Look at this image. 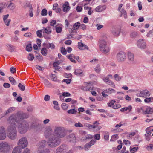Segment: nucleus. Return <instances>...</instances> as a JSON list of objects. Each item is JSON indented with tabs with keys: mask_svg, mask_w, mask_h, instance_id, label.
I'll return each mask as SVG.
<instances>
[{
	"mask_svg": "<svg viewBox=\"0 0 153 153\" xmlns=\"http://www.w3.org/2000/svg\"><path fill=\"white\" fill-rule=\"evenodd\" d=\"M27 117V116L25 114L18 112L10 115L7 119V121L10 124L15 125V123H19Z\"/></svg>",
	"mask_w": 153,
	"mask_h": 153,
	"instance_id": "obj_1",
	"label": "nucleus"
},
{
	"mask_svg": "<svg viewBox=\"0 0 153 153\" xmlns=\"http://www.w3.org/2000/svg\"><path fill=\"white\" fill-rule=\"evenodd\" d=\"M7 137L11 140H15L17 137V131L16 125H10L7 128Z\"/></svg>",
	"mask_w": 153,
	"mask_h": 153,
	"instance_id": "obj_2",
	"label": "nucleus"
},
{
	"mask_svg": "<svg viewBox=\"0 0 153 153\" xmlns=\"http://www.w3.org/2000/svg\"><path fill=\"white\" fill-rule=\"evenodd\" d=\"M99 41L100 48V51L106 54L110 51V49L108 46L106 39H107L105 36H104Z\"/></svg>",
	"mask_w": 153,
	"mask_h": 153,
	"instance_id": "obj_3",
	"label": "nucleus"
},
{
	"mask_svg": "<svg viewBox=\"0 0 153 153\" xmlns=\"http://www.w3.org/2000/svg\"><path fill=\"white\" fill-rule=\"evenodd\" d=\"M61 143V139L54 135L50 137L47 141L49 146L54 148L59 145Z\"/></svg>",
	"mask_w": 153,
	"mask_h": 153,
	"instance_id": "obj_4",
	"label": "nucleus"
},
{
	"mask_svg": "<svg viewBox=\"0 0 153 153\" xmlns=\"http://www.w3.org/2000/svg\"><path fill=\"white\" fill-rule=\"evenodd\" d=\"M29 125L28 123L25 120L20 121L18 124L17 128L19 132L21 134L26 132L29 128Z\"/></svg>",
	"mask_w": 153,
	"mask_h": 153,
	"instance_id": "obj_5",
	"label": "nucleus"
},
{
	"mask_svg": "<svg viewBox=\"0 0 153 153\" xmlns=\"http://www.w3.org/2000/svg\"><path fill=\"white\" fill-rule=\"evenodd\" d=\"M54 135L59 138L64 137L66 135L64 128L60 126H56L54 130Z\"/></svg>",
	"mask_w": 153,
	"mask_h": 153,
	"instance_id": "obj_6",
	"label": "nucleus"
},
{
	"mask_svg": "<svg viewBox=\"0 0 153 153\" xmlns=\"http://www.w3.org/2000/svg\"><path fill=\"white\" fill-rule=\"evenodd\" d=\"M10 150V146L8 143L6 142H2L0 143V151L3 153H7Z\"/></svg>",
	"mask_w": 153,
	"mask_h": 153,
	"instance_id": "obj_7",
	"label": "nucleus"
},
{
	"mask_svg": "<svg viewBox=\"0 0 153 153\" xmlns=\"http://www.w3.org/2000/svg\"><path fill=\"white\" fill-rule=\"evenodd\" d=\"M28 144L27 139L25 137H22L20 138L17 142V147L22 149L26 147Z\"/></svg>",
	"mask_w": 153,
	"mask_h": 153,
	"instance_id": "obj_8",
	"label": "nucleus"
},
{
	"mask_svg": "<svg viewBox=\"0 0 153 153\" xmlns=\"http://www.w3.org/2000/svg\"><path fill=\"white\" fill-rule=\"evenodd\" d=\"M126 57L125 53L123 52H119L117 55V61L119 62L124 61Z\"/></svg>",
	"mask_w": 153,
	"mask_h": 153,
	"instance_id": "obj_9",
	"label": "nucleus"
},
{
	"mask_svg": "<svg viewBox=\"0 0 153 153\" xmlns=\"http://www.w3.org/2000/svg\"><path fill=\"white\" fill-rule=\"evenodd\" d=\"M53 133V130L51 127L50 126L46 127L44 132V135L46 138L50 137Z\"/></svg>",
	"mask_w": 153,
	"mask_h": 153,
	"instance_id": "obj_10",
	"label": "nucleus"
},
{
	"mask_svg": "<svg viewBox=\"0 0 153 153\" xmlns=\"http://www.w3.org/2000/svg\"><path fill=\"white\" fill-rule=\"evenodd\" d=\"M137 45L138 48L144 49L146 47V43L145 41L143 39H140L137 42Z\"/></svg>",
	"mask_w": 153,
	"mask_h": 153,
	"instance_id": "obj_11",
	"label": "nucleus"
},
{
	"mask_svg": "<svg viewBox=\"0 0 153 153\" xmlns=\"http://www.w3.org/2000/svg\"><path fill=\"white\" fill-rule=\"evenodd\" d=\"M6 137V130L5 128L3 126L0 127V140L4 139Z\"/></svg>",
	"mask_w": 153,
	"mask_h": 153,
	"instance_id": "obj_12",
	"label": "nucleus"
},
{
	"mask_svg": "<svg viewBox=\"0 0 153 153\" xmlns=\"http://www.w3.org/2000/svg\"><path fill=\"white\" fill-rule=\"evenodd\" d=\"M150 92L146 90H143L138 94V96L140 97H146L150 95Z\"/></svg>",
	"mask_w": 153,
	"mask_h": 153,
	"instance_id": "obj_13",
	"label": "nucleus"
},
{
	"mask_svg": "<svg viewBox=\"0 0 153 153\" xmlns=\"http://www.w3.org/2000/svg\"><path fill=\"white\" fill-rule=\"evenodd\" d=\"M65 152V145H61L57 148L56 150V153H64Z\"/></svg>",
	"mask_w": 153,
	"mask_h": 153,
	"instance_id": "obj_14",
	"label": "nucleus"
},
{
	"mask_svg": "<svg viewBox=\"0 0 153 153\" xmlns=\"http://www.w3.org/2000/svg\"><path fill=\"white\" fill-rule=\"evenodd\" d=\"M63 11L64 12L68 11L71 8L69 3L68 2H65L63 5Z\"/></svg>",
	"mask_w": 153,
	"mask_h": 153,
	"instance_id": "obj_15",
	"label": "nucleus"
},
{
	"mask_svg": "<svg viewBox=\"0 0 153 153\" xmlns=\"http://www.w3.org/2000/svg\"><path fill=\"white\" fill-rule=\"evenodd\" d=\"M128 57L129 62L130 63H133L134 59V54L131 52H129L128 55Z\"/></svg>",
	"mask_w": 153,
	"mask_h": 153,
	"instance_id": "obj_16",
	"label": "nucleus"
},
{
	"mask_svg": "<svg viewBox=\"0 0 153 153\" xmlns=\"http://www.w3.org/2000/svg\"><path fill=\"white\" fill-rule=\"evenodd\" d=\"M68 139L70 142L74 143L76 142V139L75 135L74 134H72L69 135Z\"/></svg>",
	"mask_w": 153,
	"mask_h": 153,
	"instance_id": "obj_17",
	"label": "nucleus"
},
{
	"mask_svg": "<svg viewBox=\"0 0 153 153\" xmlns=\"http://www.w3.org/2000/svg\"><path fill=\"white\" fill-rule=\"evenodd\" d=\"M105 9L106 7L105 6H99L95 8V10L96 12H100L105 10Z\"/></svg>",
	"mask_w": 153,
	"mask_h": 153,
	"instance_id": "obj_18",
	"label": "nucleus"
},
{
	"mask_svg": "<svg viewBox=\"0 0 153 153\" xmlns=\"http://www.w3.org/2000/svg\"><path fill=\"white\" fill-rule=\"evenodd\" d=\"M42 30H44L43 31V33H45L47 34H50L51 33V28L49 27H47L46 28L43 27V29Z\"/></svg>",
	"mask_w": 153,
	"mask_h": 153,
	"instance_id": "obj_19",
	"label": "nucleus"
},
{
	"mask_svg": "<svg viewBox=\"0 0 153 153\" xmlns=\"http://www.w3.org/2000/svg\"><path fill=\"white\" fill-rule=\"evenodd\" d=\"M78 45L79 48L81 50H83L86 49H88V47L87 45H84L81 42H79L78 43Z\"/></svg>",
	"mask_w": 153,
	"mask_h": 153,
	"instance_id": "obj_20",
	"label": "nucleus"
},
{
	"mask_svg": "<svg viewBox=\"0 0 153 153\" xmlns=\"http://www.w3.org/2000/svg\"><path fill=\"white\" fill-rule=\"evenodd\" d=\"M46 145V141L45 140H43L40 142L38 145L39 148H43L45 147Z\"/></svg>",
	"mask_w": 153,
	"mask_h": 153,
	"instance_id": "obj_21",
	"label": "nucleus"
},
{
	"mask_svg": "<svg viewBox=\"0 0 153 153\" xmlns=\"http://www.w3.org/2000/svg\"><path fill=\"white\" fill-rule=\"evenodd\" d=\"M22 151L21 148L16 146L13 149L12 153H21Z\"/></svg>",
	"mask_w": 153,
	"mask_h": 153,
	"instance_id": "obj_22",
	"label": "nucleus"
},
{
	"mask_svg": "<svg viewBox=\"0 0 153 153\" xmlns=\"http://www.w3.org/2000/svg\"><path fill=\"white\" fill-rule=\"evenodd\" d=\"M138 35V33L137 31H132L130 34V37L133 38H137Z\"/></svg>",
	"mask_w": 153,
	"mask_h": 153,
	"instance_id": "obj_23",
	"label": "nucleus"
},
{
	"mask_svg": "<svg viewBox=\"0 0 153 153\" xmlns=\"http://www.w3.org/2000/svg\"><path fill=\"white\" fill-rule=\"evenodd\" d=\"M6 46L9 47V49L8 50V51L10 52H13V51H15V46H13V45L10 44H7L6 45Z\"/></svg>",
	"mask_w": 153,
	"mask_h": 153,
	"instance_id": "obj_24",
	"label": "nucleus"
},
{
	"mask_svg": "<svg viewBox=\"0 0 153 153\" xmlns=\"http://www.w3.org/2000/svg\"><path fill=\"white\" fill-rule=\"evenodd\" d=\"M83 71L81 70H76L74 72L75 74L81 76H83Z\"/></svg>",
	"mask_w": 153,
	"mask_h": 153,
	"instance_id": "obj_25",
	"label": "nucleus"
},
{
	"mask_svg": "<svg viewBox=\"0 0 153 153\" xmlns=\"http://www.w3.org/2000/svg\"><path fill=\"white\" fill-rule=\"evenodd\" d=\"M148 128L146 129V133L145 134L146 139L147 140L149 141L150 139V136H151V132L150 131H147Z\"/></svg>",
	"mask_w": 153,
	"mask_h": 153,
	"instance_id": "obj_26",
	"label": "nucleus"
},
{
	"mask_svg": "<svg viewBox=\"0 0 153 153\" xmlns=\"http://www.w3.org/2000/svg\"><path fill=\"white\" fill-rule=\"evenodd\" d=\"M132 109V107L131 105H129L128 107H125L122 108L120 110V111L121 112H124L128 110L129 112H130L131 109Z\"/></svg>",
	"mask_w": 153,
	"mask_h": 153,
	"instance_id": "obj_27",
	"label": "nucleus"
},
{
	"mask_svg": "<svg viewBox=\"0 0 153 153\" xmlns=\"http://www.w3.org/2000/svg\"><path fill=\"white\" fill-rule=\"evenodd\" d=\"M145 112L146 114H151L153 113V109L148 107L147 108Z\"/></svg>",
	"mask_w": 153,
	"mask_h": 153,
	"instance_id": "obj_28",
	"label": "nucleus"
},
{
	"mask_svg": "<svg viewBox=\"0 0 153 153\" xmlns=\"http://www.w3.org/2000/svg\"><path fill=\"white\" fill-rule=\"evenodd\" d=\"M120 31L119 29H115L112 31L113 34L115 36H118L120 33Z\"/></svg>",
	"mask_w": 153,
	"mask_h": 153,
	"instance_id": "obj_29",
	"label": "nucleus"
},
{
	"mask_svg": "<svg viewBox=\"0 0 153 153\" xmlns=\"http://www.w3.org/2000/svg\"><path fill=\"white\" fill-rule=\"evenodd\" d=\"M70 60L74 63H76V62L74 59L75 58V56L73 54H71L68 56H67Z\"/></svg>",
	"mask_w": 153,
	"mask_h": 153,
	"instance_id": "obj_30",
	"label": "nucleus"
},
{
	"mask_svg": "<svg viewBox=\"0 0 153 153\" xmlns=\"http://www.w3.org/2000/svg\"><path fill=\"white\" fill-rule=\"evenodd\" d=\"M15 110V108L14 107H10L6 111L5 114H7L9 113H12Z\"/></svg>",
	"mask_w": 153,
	"mask_h": 153,
	"instance_id": "obj_31",
	"label": "nucleus"
},
{
	"mask_svg": "<svg viewBox=\"0 0 153 153\" xmlns=\"http://www.w3.org/2000/svg\"><path fill=\"white\" fill-rule=\"evenodd\" d=\"M9 81L11 83L14 85H15L16 84V82L14 79V78L12 76H10L9 77Z\"/></svg>",
	"mask_w": 153,
	"mask_h": 153,
	"instance_id": "obj_32",
	"label": "nucleus"
},
{
	"mask_svg": "<svg viewBox=\"0 0 153 153\" xmlns=\"http://www.w3.org/2000/svg\"><path fill=\"white\" fill-rule=\"evenodd\" d=\"M50 150L48 149H44L39 150L37 153H49Z\"/></svg>",
	"mask_w": 153,
	"mask_h": 153,
	"instance_id": "obj_33",
	"label": "nucleus"
},
{
	"mask_svg": "<svg viewBox=\"0 0 153 153\" xmlns=\"http://www.w3.org/2000/svg\"><path fill=\"white\" fill-rule=\"evenodd\" d=\"M47 50L45 48H43L41 50V53L44 56H46L47 54Z\"/></svg>",
	"mask_w": 153,
	"mask_h": 153,
	"instance_id": "obj_34",
	"label": "nucleus"
},
{
	"mask_svg": "<svg viewBox=\"0 0 153 153\" xmlns=\"http://www.w3.org/2000/svg\"><path fill=\"white\" fill-rule=\"evenodd\" d=\"M28 7L29 8V16L32 17L33 16V9L31 5H29Z\"/></svg>",
	"mask_w": 153,
	"mask_h": 153,
	"instance_id": "obj_35",
	"label": "nucleus"
},
{
	"mask_svg": "<svg viewBox=\"0 0 153 153\" xmlns=\"http://www.w3.org/2000/svg\"><path fill=\"white\" fill-rule=\"evenodd\" d=\"M41 126V124L39 123H36L35 124H33L32 125V127L36 129H39Z\"/></svg>",
	"mask_w": 153,
	"mask_h": 153,
	"instance_id": "obj_36",
	"label": "nucleus"
},
{
	"mask_svg": "<svg viewBox=\"0 0 153 153\" xmlns=\"http://www.w3.org/2000/svg\"><path fill=\"white\" fill-rule=\"evenodd\" d=\"M80 23L78 22L75 23L73 25V29L74 30H76L79 27Z\"/></svg>",
	"mask_w": 153,
	"mask_h": 153,
	"instance_id": "obj_37",
	"label": "nucleus"
},
{
	"mask_svg": "<svg viewBox=\"0 0 153 153\" xmlns=\"http://www.w3.org/2000/svg\"><path fill=\"white\" fill-rule=\"evenodd\" d=\"M7 7L10 10H13L14 9L15 7L14 4L13 3H10L8 5Z\"/></svg>",
	"mask_w": 153,
	"mask_h": 153,
	"instance_id": "obj_38",
	"label": "nucleus"
},
{
	"mask_svg": "<svg viewBox=\"0 0 153 153\" xmlns=\"http://www.w3.org/2000/svg\"><path fill=\"white\" fill-rule=\"evenodd\" d=\"M32 48V45L31 44H29L27 45L26 47V50L28 52H30L31 51Z\"/></svg>",
	"mask_w": 153,
	"mask_h": 153,
	"instance_id": "obj_39",
	"label": "nucleus"
},
{
	"mask_svg": "<svg viewBox=\"0 0 153 153\" xmlns=\"http://www.w3.org/2000/svg\"><path fill=\"white\" fill-rule=\"evenodd\" d=\"M44 82L45 85L47 87H49L51 85L50 83L46 79H44Z\"/></svg>",
	"mask_w": 153,
	"mask_h": 153,
	"instance_id": "obj_40",
	"label": "nucleus"
},
{
	"mask_svg": "<svg viewBox=\"0 0 153 153\" xmlns=\"http://www.w3.org/2000/svg\"><path fill=\"white\" fill-rule=\"evenodd\" d=\"M67 112L69 114H75L77 112V111L74 109H72L68 110Z\"/></svg>",
	"mask_w": 153,
	"mask_h": 153,
	"instance_id": "obj_41",
	"label": "nucleus"
},
{
	"mask_svg": "<svg viewBox=\"0 0 153 153\" xmlns=\"http://www.w3.org/2000/svg\"><path fill=\"white\" fill-rule=\"evenodd\" d=\"M118 136L117 134L113 135L111 137L110 140L111 141H114L118 138Z\"/></svg>",
	"mask_w": 153,
	"mask_h": 153,
	"instance_id": "obj_42",
	"label": "nucleus"
},
{
	"mask_svg": "<svg viewBox=\"0 0 153 153\" xmlns=\"http://www.w3.org/2000/svg\"><path fill=\"white\" fill-rule=\"evenodd\" d=\"M48 13L47 10L45 9H43L41 12V15L42 16H45Z\"/></svg>",
	"mask_w": 153,
	"mask_h": 153,
	"instance_id": "obj_43",
	"label": "nucleus"
},
{
	"mask_svg": "<svg viewBox=\"0 0 153 153\" xmlns=\"http://www.w3.org/2000/svg\"><path fill=\"white\" fill-rule=\"evenodd\" d=\"M42 30H39L36 32V34L38 37L41 38L42 37Z\"/></svg>",
	"mask_w": 153,
	"mask_h": 153,
	"instance_id": "obj_44",
	"label": "nucleus"
},
{
	"mask_svg": "<svg viewBox=\"0 0 153 153\" xmlns=\"http://www.w3.org/2000/svg\"><path fill=\"white\" fill-rule=\"evenodd\" d=\"M95 70L97 73H99L101 71L100 66L99 65H97L96 67L95 68Z\"/></svg>",
	"mask_w": 153,
	"mask_h": 153,
	"instance_id": "obj_45",
	"label": "nucleus"
},
{
	"mask_svg": "<svg viewBox=\"0 0 153 153\" xmlns=\"http://www.w3.org/2000/svg\"><path fill=\"white\" fill-rule=\"evenodd\" d=\"M144 101L145 102L148 103L150 102L153 101V97H149L146 98L145 99Z\"/></svg>",
	"mask_w": 153,
	"mask_h": 153,
	"instance_id": "obj_46",
	"label": "nucleus"
},
{
	"mask_svg": "<svg viewBox=\"0 0 153 153\" xmlns=\"http://www.w3.org/2000/svg\"><path fill=\"white\" fill-rule=\"evenodd\" d=\"M18 87L22 91H24L25 89V86L20 83L19 84Z\"/></svg>",
	"mask_w": 153,
	"mask_h": 153,
	"instance_id": "obj_47",
	"label": "nucleus"
},
{
	"mask_svg": "<svg viewBox=\"0 0 153 153\" xmlns=\"http://www.w3.org/2000/svg\"><path fill=\"white\" fill-rule=\"evenodd\" d=\"M114 77L115 80L117 81H120L121 78V77L117 74H115L114 76Z\"/></svg>",
	"mask_w": 153,
	"mask_h": 153,
	"instance_id": "obj_48",
	"label": "nucleus"
},
{
	"mask_svg": "<svg viewBox=\"0 0 153 153\" xmlns=\"http://www.w3.org/2000/svg\"><path fill=\"white\" fill-rule=\"evenodd\" d=\"M120 12L121 13V16H122V15L123 14L124 15V18H127V15L126 13V11L124 9H122L121 10V11H120Z\"/></svg>",
	"mask_w": 153,
	"mask_h": 153,
	"instance_id": "obj_49",
	"label": "nucleus"
},
{
	"mask_svg": "<svg viewBox=\"0 0 153 153\" xmlns=\"http://www.w3.org/2000/svg\"><path fill=\"white\" fill-rule=\"evenodd\" d=\"M62 28L60 26L57 27L56 28V32L58 33H60L62 32Z\"/></svg>",
	"mask_w": 153,
	"mask_h": 153,
	"instance_id": "obj_50",
	"label": "nucleus"
},
{
	"mask_svg": "<svg viewBox=\"0 0 153 153\" xmlns=\"http://www.w3.org/2000/svg\"><path fill=\"white\" fill-rule=\"evenodd\" d=\"M34 58V55L32 54H29L28 57V59L30 61L33 60Z\"/></svg>",
	"mask_w": 153,
	"mask_h": 153,
	"instance_id": "obj_51",
	"label": "nucleus"
},
{
	"mask_svg": "<svg viewBox=\"0 0 153 153\" xmlns=\"http://www.w3.org/2000/svg\"><path fill=\"white\" fill-rule=\"evenodd\" d=\"M66 51L64 48L63 47L61 48V52L62 54L63 55H66Z\"/></svg>",
	"mask_w": 153,
	"mask_h": 153,
	"instance_id": "obj_52",
	"label": "nucleus"
},
{
	"mask_svg": "<svg viewBox=\"0 0 153 153\" xmlns=\"http://www.w3.org/2000/svg\"><path fill=\"white\" fill-rule=\"evenodd\" d=\"M107 84L113 88L115 87V85L114 82L111 80H109L108 82H107Z\"/></svg>",
	"mask_w": 153,
	"mask_h": 153,
	"instance_id": "obj_53",
	"label": "nucleus"
},
{
	"mask_svg": "<svg viewBox=\"0 0 153 153\" xmlns=\"http://www.w3.org/2000/svg\"><path fill=\"white\" fill-rule=\"evenodd\" d=\"M91 147V145L88 143H86L84 149L85 151H88L89 150V149Z\"/></svg>",
	"mask_w": 153,
	"mask_h": 153,
	"instance_id": "obj_54",
	"label": "nucleus"
},
{
	"mask_svg": "<svg viewBox=\"0 0 153 153\" xmlns=\"http://www.w3.org/2000/svg\"><path fill=\"white\" fill-rule=\"evenodd\" d=\"M138 149V147H133L131 149H130V152L131 153H134L135 152L137 151Z\"/></svg>",
	"mask_w": 153,
	"mask_h": 153,
	"instance_id": "obj_55",
	"label": "nucleus"
},
{
	"mask_svg": "<svg viewBox=\"0 0 153 153\" xmlns=\"http://www.w3.org/2000/svg\"><path fill=\"white\" fill-rule=\"evenodd\" d=\"M62 107L64 110H66L68 108V105L65 103H63L62 104Z\"/></svg>",
	"mask_w": 153,
	"mask_h": 153,
	"instance_id": "obj_56",
	"label": "nucleus"
},
{
	"mask_svg": "<svg viewBox=\"0 0 153 153\" xmlns=\"http://www.w3.org/2000/svg\"><path fill=\"white\" fill-rule=\"evenodd\" d=\"M123 123V122L122 121L120 122L119 123V124H116L115 126V127L116 128H117L118 127H120L122 126L125 125V123Z\"/></svg>",
	"mask_w": 153,
	"mask_h": 153,
	"instance_id": "obj_57",
	"label": "nucleus"
},
{
	"mask_svg": "<svg viewBox=\"0 0 153 153\" xmlns=\"http://www.w3.org/2000/svg\"><path fill=\"white\" fill-rule=\"evenodd\" d=\"M153 33V30H150L147 34V37H151L152 36V33Z\"/></svg>",
	"mask_w": 153,
	"mask_h": 153,
	"instance_id": "obj_58",
	"label": "nucleus"
},
{
	"mask_svg": "<svg viewBox=\"0 0 153 153\" xmlns=\"http://www.w3.org/2000/svg\"><path fill=\"white\" fill-rule=\"evenodd\" d=\"M116 102L115 100H112L110 103H108V106L109 107H111V105H113Z\"/></svg>",
	"mask_w": 153,
	"mask_h": 153,
	"instance_id": "obj_59",
	"label": "nucleus"
},
{
	"mask_svg": "<svg viewBox=\"0 0 153 153\" xmlns=\"http://www.w3.org/2000/svg\"><path fill=\"white\" fill-rule=\"evenodd\" d=\"M121 153H129L128 151L126 150V147H123L121 150Z\"/></svg>",
	"mask_w": 153,
	"mask_h": 153,
	"instance_id": "obj_60",
	"label": "nucleus"
},
{
	"mask_svg": "<svg viewBox=\"0 0 153 153\" xmlns=\"http://www.w3.org/2000/svg\"><path fill=\"white\" fill-rule=\"evenodd\" d=\"M50 99V96L48 95H46L44 97V100L45 101H48Z\"/></svg>",
	"mask_w": 153,
	"mask_h": 153,
	"instance_id": "obj_61",
	"label": "nucleus"
},
{
	"mask_svg": "<svg viewBox=\"0 0 153 153\" xmlns=\"http://www.w3.org/2000/svg\"><path fill=\"white\" fill-rule=\"evenodd\" d=\"M30 151L28 148L25 149L22 153H30Z\"/></svg>",
	"mask_w": 153,
	"mask_h": 153,
	"instance_id": "obj_62",
	"label": "nucleus"
},
{
	"mask_svg": "<svg viewBox=\"0 0 153 153\" xmlns=\"http://www.w3.org/2000/svg\"><path fill=\"white\" fill-rule=\"evenodd\" d=\"M36 67L37 69L41 71H42L44 69V67H42L38 65H36Z\"/></svg>",
	"mask_w": 153,
	"mask_h": 153,
	"instance_id": "obj_63",
	"label": "nucleus"
},
{
	"mask_svg": "<svg viewBox=\"0 0 153 153\" xmlns=\"http://www.w3.org/2000/svg\"><path fill=\"white\" fill-rule=\"evenodd\" d=\"M71 95L70 93L67 92H64L62 94V96L65 97H69Z\"/></svg>",
	"mask_w": 153,
	"mask_h": 153,
	"instance_id": "obj_64",
	"label": "nucleus"
}]
</instances>
